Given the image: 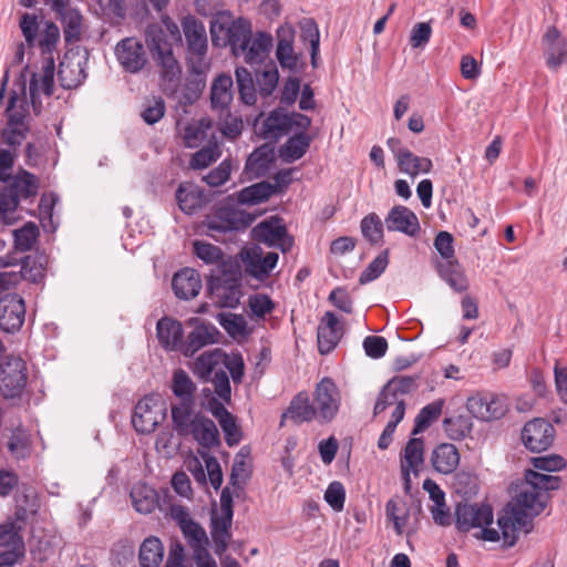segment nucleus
Here are the masks:
<instances>
[{"instance_id": "1", "label": "nucleus", "mask_w": 567, "mask_h": 567, "mask_svg": "<svg viewBox=\"0 0 567 567\" xmlns=\"http://www.w3.org/2000/svg\"><path fill=\"white\" fill-rule=\"evenodd\" d=\"M557 478L527 472L526 482L515 497L498 514L494 526L493 508L488 504H460L456 507V527L461 532L474 530V536L484 542L513 546L518 532L546 506L545 489L555 488Z\"/></svg>"}, {"instance_id": "2", "label": "nucleus", "mask_w": 567, "mask_h": 567, "mask_svg": "<svg viewBox=\"0 0 567 567\" xmlns=\"http://www.w3.org/2000/svg\"><path fill=\"white\" fill-rule=\"evenodd\" d=\"M210 38L215 47H229L234 56L241 58L250 65L265 63L274 48V38L269 32H254L249 20L233 19L225 13L212 20Z\"/></svg>"}, {"instance_id": "3", "label": "nucleus", "mask_w": 567, "mask_h": 567, "mask_svg": "<svg viewBox=\"0 0 567 567\" xmlns=\"http://www.w3.org/2000/svg\"><path fill=\"white\" fill-rule=\"evenodd\" d=\"M145 37L153 59L161 69L164 90L174 93L181 83L182 68L173 53L171 42L158 27H148Z\"/></svg>"}, {"instance_id": "4", "label": "nucleus", "mask_w": 567, "mask_h": 567, "mask_svg": "<svg viewBox=\"0 0 567 567\" xmlns=\"http://www.w3.org/2000/svg\"><path fill=\"white\" fill-rule=\"evenodd\" d=\"M184 35L187 43V61L193 73L205 75L210 63L207 54V33L202 21L193 16H187L182 21Z\"/></svg>"}, {"instance_id": "5", "label": "nucleus", "mask_w": 567, "mask_h": 567, "mask_svg": "<svg viewBox=\"0 0 567 567\" xmlns=\"http://www.w3.org/2000/svg\"><path fill=\"white\" fill-rule=\"evenodd\" d=\"M311 399L319 423H329L336 419L341 408L342 394L331 378L324 377L316 384Z\"/></svg>"}, {"instance_id": "6", "label": "nucleus", "mask_w": 567, "mask_h": 567, "mask_svg": "<svg viewBox=\"0 0 567 567\" xmlns=\"http://www.w3.org/2000/svg\"><path fill=\"white\" fill-rule=\"evenodd\" d=\"M166 404L158 395H147L135 405L132 424L138 433H152L166 415Z\"/></svg>"}, {"instance_id": "7", "label": "nucleus", "mask_w": 567, "mask_h": 567, "mask_svg": "<svg viewBox=\"0 0 567 567\" xmlns=\"http://www.w3.org/2000/svg\"><path fill=\"white\" fill-rule=\"evenodd\" d=\"M466 409L475 419L488 422L503 417L508 411V402L502 394L477 392L467 399Z\"/></svg>"}, {"instance_id": "8", "label": "nucleus", "mask_w": 567, "mask_h": 567, "mask_svg": "<svg viewBox=\"0 0 567 567\" xmlns=\"http://www.w3.org/2000/svg\"><path fill=\"white\" fill-rule=\"evenodd\" d=\"M212 301L220 308H236L241 297L240 280L234 272L212 275L209 279Z\"/></svg>"}, {"instance_id": "9", "label": "nucleus", "mask_w": 567, "mask_h": 567, "mask_svg": "<svg viewBox=\"0 0 567 567\" xmlns=\"http://www.w3.org/2000/svg\"><path fill=\"white\" fill-rule=\"evenodd\" d=\"M424 467V441L413 437L409 440L400 453V471L403 481V489L410 493L412 477H417Z\"/></svg>"}, {"instance_id": "10", "label": "nucleus", "mask_w": 567, "mask_h": 567, "mask_svg": "<svg viewBox=\"0 0 567 567\" xmlns=\"http://www.w3.org/2000/svg\"><path fill=\"white\" fill-rule=\"evenodd\" d=\"M413 385V380L409 378H395L389 381L380 392L375 402L373 414L379 415L388 409H391V419L401 410L402 419L405 413V404L402 395Z\"/></svg>"}, {"instance_id": "11", "label": "nucleus", "mask_w": 567, "mask_h": 567, "mask_svg": "<svg viewBox=\"0 0 567 567\" xmlns=\"http://www.w3.org/2000/svg\"><path fill=\"white\" fill-rule=\"evenodd\" d=\"M389 150L392 152L399 171L403 174L415 178L420 174H427L433 167V163L429 157L417 156L409 148L402 145L401 140L390 137L386 141Z\"/></svg>"}, {"instance_id": "12", "label": "nucleus", "mask_w": 567, "mask_h": 567, "mask_svg": "<svg viewBox=\"0 0 567 567\" xmlns=\"http://www.w3.org/2000/svg\"><path fill=\"white\" fill-rule=\"evenodd\" d=\"M27 384L25 362L10 357L0 365V391L6 398L19 395Z\"/></svg>"}, {"instance_id": "13", "label": "nucleus", "mask_w": 567, "mask_h": 567, "mask_svg": "<svg viewBox=\"0 0 567 567\" xmlns=\"http://www.w3.org/2000/svg\"><path fill=\"white\" fill-rule=\"evenodd\" d=\"M295 28L290 23L280 25L276 31V59L284 70L296 72L301 66V55L295 51Z\"/></svg>"}, {"instance_id": "14", "label": "nucleus", "mask_w": 567, "mask_h": 567, "mask_svg": "<svg viewBox=\"0 0 567 567\" xmlns=\"http://www.w3.org/2000/svg\"><path fill=\"white\" fill-rule=\"evenodd\" d=\"M255 240L270 247H278L284 252L292 247L293 240L287 235L282 220L271 217L256 225L251 230Z\"/></svg>"}, {"instance_id": "15", "label": "nucleus", "mask_w": 567, "mask_h": 567, "mask_svg": "<svg viewBox=\"0 0 567 567\" xmlns=\"http://www.w3.org/2000/svg\"><path fill=\"white\" fill-rule=\"evenodd\" d=\"M23 96L13 93L10 95L7 106L8 126L2 132V140L10 146L20 145L24 140L22 128V120L24 117V87H22Z\"/></svg>"}, {"instance_id": "16", "label": "nucleus", "mask_w": 567, "mask_h": 567, "mask_svg": "<svg viewBox=\"0 0 567 567\" xmlns=\"http://www.w3.org/2000/svg\"><path fill=\"white\" fill-rule=\"evenodd\" d=\"M554 434L555 430L549 422L544 419H535L525 424L522 440L532 452H542L551 445Z\"/></svg>"}, {"instance_id": "17", "label": "nucleus", "mask_w": 567, "mask_h": 567, "mask_svg": "<svg viewBox=\"0 0 567 567\" xmlns=\"http://www.w3.org/2000/svg\"><path fill=\"white\" fill-rule=\"evenodd\" d=\"M240 258L246 271L259 279L267 277L278 262L277 252L264 255L259 246L244 248L240 251Z\"/></svg>"}, {"instance_id": "18", "label": "nucleus", "mask_w": 567, "mask_h": 567, "mask_svg": "<svg viewBox=\"0 0 567 567\" xmlns=\"http://www.w3.org/2000/svg\"><path fill=\"white\" fill-rule=\"evenodd\" d=\"M25 317L23 299L16 293H8L0 299V328L6 332L19 330Z\"/></svg>"}, {"instance_id": "19", "label": "nucleus", "mask_w": 567, "mask_h": 567, "mask_svg": "<svg viewBox=\"0 0 567 567\" xmlns=\"http://www.w3.org/2000/svg\"><path fill=\"white\" fill-rule=\"evenodd\" d=\"M115 54L121 66L131 73L141 71L147 62L142 42L134 38H126L118 42Z\"/></svg>"}, {"instance_id": "20", "label": "nucleus", "mask_w": 567, "mask_h": 567, "mask_svg": "<svg viewBox=\"0 0 567 567\" xmlns=\"http://www.w3.org/2000/svg\"><path fill=\"white\" fill-rule=\"evenodd\" d=\"M188 323L193 324L194 329L189 332L185 341L184 354L186 357L193 355L206 346L218 342L219 331L213 323L200 321L197 318L190 319Z\"/></svg>"}, {"instance_id": "21", "label": "nucleus", "mask_w": 567, "mask_h": 567, "mask_svg": "<svg viewBox=\"0 0 567 567\" xmlns=\"http://www.w3.org/2000/svg\"><path fill=\"white\" fill-rule=\"evenodd\" d=\"M542 43L548 68L556 70L567 62V40L556 27L547 29Z\"/></svg>"}, {"instance_id": "22", "label": "nucleus", "mask_w": 567, "mask_h": 567, "mask_svg": "<svg viewBox=\"0 0 567 567\" xmlns=\"http://www.w3.org/2000/svg\"><path fill=\"white\" fill-rule=\"evenodd\" d=\"M178 127L186 147L196 148L209 143V140L216 141L213 122L208 118L193 120Z\"/></svg>"}, {"instance_id": "23", "label": "nucleus", "mask_w": 567, "mask_h": 567, "mask_svg": "<svg viewBox=\"0 0 567 567\" xmlns=\"http://www.w3.org/2000/svg\"><path fill=\"white\" fill-rule=\"evenodd\" d=\"M156 336L165 350H182L184 352V330L178 320L171 317L159 319L156 324Z\"/></svg>"}, {"instance_id": "24", "label": "nucleus", "mask_w": 567, "mask_h": 567, "mask_svg": "<svg viewBox=\"0 0 567 567\" xmlns=\"http://www.w3.org/2000/svg\"><path fill=\"white\" fill-rule=\"evenodd\" d=\"M0 547L9 548V550L0 554V567H12L23 556V542L16 532L13 524L0 525Z\"/></svg>"}, {"instance_id": "25", "label": "nucleus", "mask_w": 567, "mask_h": 567, "mask_svg": "<svg viewBox=\"0 0 567 567\" xmlns=\"http://www.w3.org/2000/svg\"><path fill=\"white\" fill-rule=\"evenodd\" d=\"M343 336V327L332 312H326L318 326V348L320 353H329Z\"/></svg>"}, {"instance_id": "26", "label": "nucleus", "mask_w": 567, "mask_h": 567, "mask_svg": "<svg viewBox=\"0 0 567 567\" xmlns=\"http://www.w3.org/2000/svg\"><path fill=\"white\" fill-rule=\"evenodd\" d=\"M54 61L52 58H45L41 70L32 74L30 81V97L33 107H37L41 95L50 96L53 93L54 85Z\"/></svg>"}, {"instance_id": "27", "label": "nucleus", "mask_w": 567, "mask_h": 567, "mask_svg": "<svg viewBox=\"0 0 567 567\" xmlns=\"http://www.w3.org/2000/svg\"><path fill=\"white\" fill-rule=\"evenodd\" d=\"M172 287L177 298L193 299L202 289V279L196 270L184 268L174 275Z\"/></svg>"}, {"instance_id": "28", "label": "nucleus", "mask_w": 567, "mask_h": 567, "mask_svg": "<svg viewBox=\"0 0 567 567\" xmlns=\"http://www.w3.org/2000/svg\"><path fill=\"white\" fill-rule=\"evenodd\" d=\"M385 224L389 230L404 233L409 236H415L420 230V223L416 215L405 206L393 207Z\"/></svg>"}, {"instance_id": "29", "label": "nucleus", "mask_w": 567, "mask_h": 567, "mask_svg": "<svg viewBox=\"0 0 567 567\" xmlns=\"http://www.w3.org/2000/svg\"><path fill=\"white\" fill-rule=\"evenodd\" d=\"M431 463L436 472L450 474L454 472L460 464V453L455 445L442 443L433 450Z\"/></svg>"}, {"instance_id": "30", "label": "nucleus", "mask_w": 567, "mask_h": 567, "mask_svg": "<svg viewBox=\"0 0 567 567\" xmlns=\"http://www.w3.org/2000/svg\"><path fill=\"white\" fill-rule=\"evenodd\" d=\"M233 523V515L217 514L212 518V539L214 543V550L218 556H223L226 551L229 540L231 538L230 527Z\"/></svg>"}, {"instance_id": "31", "label": "nucleus", "mask_w": 567, "mask_h": 567, "mask_svg": "<svg viewBox=\"0 0 567 567\" xmlns=\"http://www.w3.org/2000/svg\"><path fill=\"white\" fill-rule=\"evenodd\" d=\"M195 400L181 401L172 405V419L174 427L179 434L187 435L189 430L202 415L194 412Z\"/></svg>"}, {"instance_id": "32", "label": "nucleus", "mask_w": 567, "mask_h": 567, "mask_svg": "<svg viewBox=\"0 0 567 567\" xmlns=\"http://www.w3.org/2000/svg\"><path fill=\"white\" fill-rule=\"evenodd\" d=\"M132 505L141 514L152 513L158 505L157 492L145 483H137L131 491Z\"/></svg>"}, {"instance_id": "33", "label": "nucleus", "mask_w": 567, "mask_h": 567, "mask_svg": "<svg viewBox=\"0 0 567 567\" xmlns=\"http://www.w3.org/2000/svg\"><path fill=\"white\" fill-rule=\"evenodd\" d=\"M245 225L240 214L236 210L219 207L213 215L207 217V227L215 231H227L231 229H238Z\"/></svg>"}, {"instance_id": "34", "label": "nucleus", "mask_w": 567, "mask_h": 567, "mask_svg": "<svg viewBox=\"0 0 567 567\" xmlns=\"http://www.w3.org/2000/svg\"><path fill=\"white\" fill-rule=\"evenodd\" d=\"M164 558V545L156 536L146 537L138 550L141 567H159Z\"/></svg>"}, {"instance_id": "35", "label": "nucleus", "mask_w": 567, "mask_h": 567, "mask_svg": "<svg viewBox=\"0 0 567 567\" xmlns=\"http://www.w3.org/2000/svg\"><path fill=\"white\" fill-rule=\"evenodd\" d=\"M440 277L455 291L463 292L468 288V280L457 260L443 261L437 265Z\"/></svg>"}, {"instance_id": "36", "label": "nucleus", "mask_w": 567, "mask_h": 567, "mask_svg": "<svg viewBox=\"0 0 567 567\" xmlns=\"http://www.w3.org/2000/svg\"><path fill=\"white\" fill-rule=\"evenodd\" d=\"M176 199L183 212L192 214L203 205L204 195L197 185L183 183L176 192Z\"/></svg>"}, {"instance_id": "37", "label": "nucleus", "mask_w": 567, "mask_h": 567, "mask_svg": "<svg viewBox=\"0 0 567 567\" xmlns=\"http://www.w3.org/2000/svg\"><path fill=\"white\" fill-rule=\"evenodd\" d=\"M288 412L290 417L299 423L313 420L319 422V415L318 412H316L313 401H310L306 392H300L293 398Z\"/></svg>"}, {"instance_id": "38", "label": "nucleus", "mask_w": 567, "mask_h": 567, "mask_svg": "<svg viewBox=\"0 0 567 567\" xmlns=\"http://www.w3.org/2000/svg\"><path fill=\"white\" fill-rule=\"evenodd\" d=\"M218 322L225 331L236 340H244L252 332V329L248 326L243 315L231 312L220 313L218 316Z\"/></svg>"}, {"instance_id": "39", "label": "nucleus", "mask_w": 567, "mask_h": 567, "mask_svg": "<svg viewBox=\"0 0 567 567\" xmlns=\"http://www.w3.org/2000/svg\"><path fill=\"white\" fill-rule=\"evenodd\" d=\"M190 434L200 445L210 447L218 443L219 433L215 423L204 416L197 417L195 424L189 430Z\"/></svg>"}, {"instance_id": "40", "label": "nucleus", "mask_w": 567, "mask_h": 567, "mask_svg": "<svg viewBox=\"0 0 567 567\" xmlns=\"http://www.w3.org/2000/svg\"><path fill=\"white\" fill-rule=\"evenodd\" d=\"M224 359V351L214 349L203 352L194 362V372L197 377L208 380Z\"/></svg>"}, {"instance_id": "41", "label": "nucleus", "mask_w": 567, "mask_h": 567, "mask_svg": "<svg viewBox=\"0 0 567 567\" xmlns=\"http://www.w3.org/2000/svg\"><path fill=\"white\" fill-rule=\"evenodd\" d=\"M310 144L306 133H299L290 137L279 150V156L284 162L292 163L303 156Z\"/></svg>"}, {"instance_id": "42", "label": "nucleus", "mask_w": 567, "mask_h": 567, "mask_svg": "<svg viewBox=\"0 0 567 567\" xmlns=\"http://www.w3.org/2000/svg\"><path fill=\"white\" fill-rule=\"evenodd\" d=\"M233 99V79L230 75H219L212 85L210 101L214 107L224 109Z\"/></svg>"}, {"instance_id": "43", "label": "nucleus", "mask_w": 567, "mask_h": 567, "mask_svg": "<svg viewBox=\"0 0 567 567\" xmlns=\"http://www.w3.org/2000/svg\"><path fill=\"white\" fill-rule=\"evenodd\" d=\"M58 75L62 86L66 89L76 87L85 79L84 70L81 66V62L78 61L76 63H74L68 58H64L60 62Z\"/></svg>"}, {"instance_id": "44", "label": "nucleus", "mask_w": 567, "mask_h": 567, "mask_svg": "<svg viewBox=\"0 0 567 567\" xmlns=\"http://www.w3.org/2000/svg\"><path fill=\"white\" fill-rule=\"evenodd\" d=\"M290 131L289 114L281 110L272 111L264 122V134L268 138H277Z\"/></svg>"}, {"instance_id": "45", "label": "nucleus", "mask_w": 567, "mask_h": 567, "mask_svg": "<svg viewBox=\"0 0 567 567\" xmlns=\"http://www.w3.org/2000/svg\"><path fill=\"white\" fill-rule=\"evenodd\" d=\"M10 188L20 200V198L35 196L39 188V182L34 175L27 171H21L14 176Z\"/></svg>"}, {"instance_id": "46", "label": "nucleus", "mask_w": 567, "mask_h": 567, "mask_svg": "<svg viewBox=\"0 0 567 567\" xmlns=\"http://www.w3.org/2000/svg\"><path fill=\"white\" fill-rule=\"evenodd\" d=\"M276 187L269 183L261 182L245 187L238 194V202L241 204H258L267 200L274 193Z\"/></svg>"}, {"instance_id": "47", "label": "nucleus", "mask_w": 567, "mask_h": 567, "mask_svg": "<svg viewBox=\"0 0 567 567\" xmlns=\"http://www.w3.org/2000/svg\"><path fill=\"white\" fill-rule=\"evenodd\" d=\"M221 155L220 146L216 141L209 140V143L203 145L190 159V166L195 169H202L216 162Z\"/></svg>"}, {"instance_id": "48", "label": "nucleus", "mask_w": 567, "mask_h": 567, "mask_svg": "<svg viewBox=\"0 0 567 567\" xmlns=\"http://www.w3.org/2000/svg\"><path fill=\"white\" fill-rule=\"evenodd\" d=\"M172 390L173 393L181 400V401H189L195 400L194 393L196 390V386L189 375L182 369L176 370L173 374L172 380Z\"/></svg>"}, {"instance_id": "49", "label": "nucleus", "mask_w": 567, "mask_h": 567, "mask_svg": "<svg viewBox=\"0 0 567 567\" xmlns=\"http://www.w3.org/2000/svg\"><path fill=\"white\" fill-rule=\"evenodd\" d=\"M279 72L277 65L270 61L264 70L256 73V82L262 95H270L278 85Z\"/></svg>"}, {"instance_id": "50", "label": "nucleus", "mask_w": 567, "mask_h": 567, "mask_svg": "<svg viewBox=\"0 0 567 567\" xmlns=\"http://www.w3.org/2000/svg\"><path fill=\"white\" fill-rule=\"evenodd\" d=\"M443 401L437 400L427 405H425L415 419V425L413 429V434L421 433L425 431L434 421L439 419L442 413Z\"/></svg>"}, {"instance_id": "51", "label": "nucleus", "mask_w": 567, "mask_h": 567, "mask_svg": "<svg viewBox=\"0 0 567 567\" xmlns=\"http://www.w3.org/2000/svg\"><path fill=\"white\" fill-rule=\"evenodd\" d=\"M13 236L16 248L19 251H29L39 237V228L34 223L29 221L20 229H16Z\"/></svg>"}, {"instance_id": "52", "label": "nucleus", "mask_w": 567, "mask_h": 567, "mask_svg": "<svg viewBox=\"0 0 567 567\" xmlns=\"http://www.w3.org/2000/svg\"><path fill=\"white\" fill-rule=\"evenodd\" d=\"M19 205V199L7 186L0 185V220L4 224L14 221L13 213Z\"/></svg>"}, {"instance_id": "53", "label": "nucleus", "mask_w": 567, "mask_h": 567, "mask_svg": "<svg viewBox=\"0 0 567 567\" xmlns=\"http://www.w3.org/2000/svg\"><path fill=\"white\" fill-rule=\"evenodd\" d=\"M248 308L252 319H265L275 309V303L268 295L255 293L248 299Z\"/></svg>"}, {"instance_id": "54", "label": "nucleus", "mask_w": 567, "mask_h": 567, "mask_svg": "<svg viewBox=\"0 0 567 567\" xmlns=\"http://www.w3.org/2000/svg\"><path fill=\"white\" fill-rule=\"evenodd\" d=\"M193 246L195 255L205 264L216 266L224 264L223 251L217 246L200 240L194 241Z\"/></svg>"}, {"instance_id": "55", "label": "nucleus", "mask_w": 567, "mask_h": 567, "mask_svg": "<svg viewBox=\"0 0 567 567\" xmlns=\"http://www.w3.org/2000/svg\"><path fill=\"white\" fill-rule=\"evenodd\" d=\"M8 449L17 460L30 454V435L22 429H16L8 442Z\"/></svg>"}, {"instance_id": "56", "label": "nucleus", "mask_w": 567, "mask_h": 567, "mask_svg": "<svg viewBox=\"0 0 567 567\" xmlns=\"http://www.w3.org/2000/svg\"><path fill=\"white\" fill-rule=\"evenodd\" d=\"M472 427L473 423L471 419L465 415H458L444 421L445 432L453 440H460L467 436L471 433Z\"/></svg>"}, {"instance_id": "57", "label": "nucleus", "mask_w": 567, "mask_h": 567, "mask_svg": "<svg viewBox=\"0 0 567 567\" xmlns=\"http://www.w3.org/2000/svg\"><path fill=\"white\" fill-rule=\"evenodd\" d=\"M385 515L386 518L393 523L396 534L402 535L406 526L408 514L401 503L393 498L388 501L385 505Z\"/></svg>"}, {"instance_id": "58", "label": "nucleus", "mask_w": 567, "mask_h": 567, "mask_svg": "<svg viewBox=\"0 0 567 567\" xmlns=\"http://www.w3.org/2000/svg\"><path fill=\"white\" fill-rule=\"evenodd\" d=\"M361 231L371 243H380L383 238V225L380 217L372 213L365 216L361 221Z\"/></svg>"}, {"instance_id": "59", "label": "nucleus", "mask_w": 567, "mask_h": 567, "mask_svg": "<svg viewBox=\"0 0 567 567\" xmlns=\"http://www.w3.org/2000/svg\"><path fill=\"white\" fill-rule=\"evenodd\" d=\"M301 37L303 41L309 42L311 48V64L317 66V55L319 53L320 33L317 23L313 20H307L301 27Z\"/></svg>"}, {"instance_id": "60", "label": "nucleus", "mask_w": 567, "mask_h": 567, "mask_svg": "<svg viewBox=\"0 0 567 567\" xmlns=\"http://www.w3.org/2000/svg\"><path fill=\"white\" fill-rule=\"evenodd\" d=\"M389 258L388 252L379 254L369 266L361 272L359 281L364 285L377 279L388 267Z\"/></svg>"}, {"instance_id": "61", "label": "nucleus", "mask_w": 567, "mask_h": 567, "mask_svg": "<svg viewBox=\"0 0 567 567\" xmlns=\"http://www.w3.org/2000/svg\"><path fill=\"white\" fill-rule=\"evenodd\" d=\"M323 497L334 512H341L344 508L346 489L341 482H331L328 485Z\"/></svg>"}, {"instance_id": "62", "label": "nucleus", "mask_w": 567, "mask_h": 567, "mask_svg": "<svg viewBox=\"0 0 567 567\" xmlns=\"http://www.w3.org/2000/svg\"><path fill=\"white\" fill-rule=\"evenodd\" d=\"M165 114V103L161 97L147 100L141 113L147 124L157 123Z\"/></svg>"}, {"instance_id": "63", "label": "nucleus", "mask_w": 567, "mask_h": 567, "mask_svg": "<svg viewBox=\"0 0 567 567\" xmlns=\"http://www.w3.org/2000/svg\"><path fill=\"white\" fill-rule=\"evenodd\" d=\"M432 27L429 22H417L412 27L410 44L413 49H423L430 41Z\"/></svg>"}, {"instance_id": "64", "label": "nucleus", "mask_w": 567, "mask_h": 567, "mask_svg": "<svg viewBox=\"0 0 567 567\" xmlns=\"http://www.w3.org/2000/svg\"><path fill=\"white\" fill-rule=\"evenodd\" d=\"M224 434L225 440L229 446L236 445L241 439V432L237 425L236 417L230 413L226 417L218 421Z\"/></svg>"}]
</instances>
